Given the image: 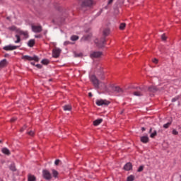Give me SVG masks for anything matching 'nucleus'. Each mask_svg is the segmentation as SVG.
Returning a JSON list of instances; mask_svg holds the SVG:
<instances>
[{
  "label": "nucleus",
  "mask_w": 181,
  "mask_h": 181,
  "mask_svg": "<svg viewBox=\"0 0 181 181\" xmlns=\"http://www.w3.org/2000/svg\"><path fill=\"white\" fill-rule=\"evenodd\" d=\"M145 130H146L145 127H142V128H141V131L144 132V131H145Z\"/></svg>",
  "instance_id": "nucleus-51"
},
{
  "label": "nucleus",
  "mask_w": 181,
  "mask_h": 181,
  "mask_svg": "<svg viewBox=\"0 0 181 181\" xmlns=\"http://www.w3.org/2000/svg\"><path fill=\"white\" fill-rule=\"evenodd\" d=\"M8 30H11V32H16L17 33H18V30H19V29H18V28H16V26H15V25L8 27Z\"/></svg>",
  "instance_id": "nucleus-19"
},
{
  "label": "nucleus",
  "mask_w": 181,
  "mask_h": 181,
  "mask_svg": "<svg viewBox=\"0 0 181 181\" xmlns=\"http://www.w3.org/2000/svg\"><path fill=\"white\" fill-rule=\"evenodd\" d=\"M19 46L16 45H7L4 47V50H6V52L11 51V50H16V49H18Z\"/></svg>",
  "instance_id": "nucleus-11"
},
{
  "label": "nucleus",
  "mask_w": 181,
  "mask_h": 181,
  "mask_svg": "<svg viewBox=\"0 0 181 181\" xmlns=\"http://www.w3.org/2000/svg\"><path fill=\"white\" fill-rule=\"evenodd\" d=\"M161 39L162 40H166V39H168V37H166V35L165 34L161 35Z\"/></svg>",
  "instance_id": "nucleus-38"
},
{
  "label": "nucleus",
  "mask_w": 181,
  "mask_h": 181,
  "mask_svg": "<svg viewBox=\"0 0 181 181\" xmlns=\"http://www.w3.org/2000/svg\"><path fill=\"white\" fill-rule=\"evenodd\" d=\"M35 41L33 39H31L28 42V46L29 47H33L35 46Z\"/></svg>",
  "instance_id": "nucleus-20"
},
{
  "label": "nucleus",
  "mask_w": 181,
  "mask_h": 181,
  "mask_svg": "<svg viewBox=\"0 0 181 181\" xmlns=\"http://www.w3.org/2000/svg\"><path fill=\"white\" fill-rule=\"evenodd\" d=\"M103 88H105V87H107V85H105V83H103Z\"/></svg>",
  "instance_id": "nucleus-49"
},
{
  "label": "nucleus",
  "mask_w": 181,
  "mask_h": 181,
  "mask_svg": "<svg viewBox=\"0 0 181 181\" xmlns=\"http://www.w3.org/2000/svg\"><path fill=\"white\" fill-rule=\"evenodd\" d=\"M126 26H127V24L125 23H120L119 28L120 29V30H124Z\"/></svg>",
  "instance_id": "nucleus-26"
},
{
  "label": "nucleus",
  "mask_w": 181,
  "mask_h": 181,
  "mask_svg": "<svg viewBox=\"0 0 181 181\" xmlns=\"http://www.w3.org/2000/svg\"><path fill=\"white\" fill-rule=\"evenodd\" d=\"M101 122H103V119H98L93 121V125L95 127H97V126L100 125V124H101Z\"/></svg>",
  "instance_id": "nucleus-21"
},
{
  "label": "nucleus",
  "mask_w": 181,
  "mask_h": 181,
  "mask_svg": "<svg viewBox=\"0 0 181 181\" xmlns=\"http://www.w3.org/2000/svg\"><path fill=\"white\" fill-rule=\"evenodd\" d=\"M151 132H152V128L150 129L149 134H151Z\"/></svg>",
  "instance_id": "nucleus-52"
},
{
  "label": "nucleus",
  "mask_w": 181,
  "mask_h": 181,
  "mask_svg": "<svg viewBox=\"0 0 181 181\" xmlns=\"http://www.w3.org/2000/svg\"><path fill=\"white\" fill-rule=\"evenodd\" d=\"M8 66V62L6 59H3L0 62V69H4V67H6Z\"/></svg>",
  "instance_id": "nucleus-15"
},
{
  "label": "nucleus",
  "mask_w": 181,
  "mask_h": 181,
  "mask_svg": "<svg viewBox=\"0 0 181 181\" xmlns=\"http://www.w3.org/2000/svg\"><path fill=\"white\" fill-rule=\"evenodd\" d=\"M31 28L33 32H34L35 33H40V32L43 30V28L42 27V25H32Z\"/></svg>",
  "instance_id": "nucleus-7"
},
{
  "label": "nucleus",
  "mask_w": 181,
  "mask_h": 181,
  "mask_svg": "<svg viewBox=\"0 0 181 181\" xmlns=\"http://www.w3.org/2000/svg\"><path fill=\"white\" fill-rule=\"evenodd\" d=\"M16 117H13L11 119V122H15V121H16Z\"/></svg>",
  "instance_id": "nucleus-44"
},
{
  "label": "nucleus",
  "mask_w": 181,
  "mask_h": 181,
  "mask_svg": "<svg viewBox=\"0 0 181 181\" xmlns=\"http://www.w3.org/2000/svg\"><path fill=\"white\" fill-rule=\"evenodd\" d=\"M147 91H148V93H156V91H158V89L156 86H150L148 88Z\"/></svg>",
  "instance_id": "nucleus-16"
},
{
  "label": "nucleus",
  "mask_w": 181,
  "mask_h": 181,
  "mask_svg": "<svg viewBox=\"0 0 181 181\" xmlns=\"http://www.w3.org/2000/svg\"><path fill=\"white\" fill-rule=\"evenodd\" d=\"M170 125H172V122H168L167 124H163V128L168 129Z\"/></svg>",
  "instance_id": "nucleus-32"
},
{
  "label": "nucleus",
  "mask_w": 181,
  "mask_h": 181,
  "mask_svg": "<svg viewBox=\"0 0 181 181\" xmlns=\"http://www.w3.org/2000/svg\"><path fill=\"white\" fill-rule=\"evenodd\" d=\"M71 40H72V42H76V40H78V36H77V35H72L71 37Z\"/></svg>",
  "instance_id": "nucleus-29"
},
{
  "label": "nucleus",
  "mask_w": 181,
  "mask_h": 181,
  "mask_svg": "<svg viewBox=\"0 0 181 181\" xmlns=\"http://www.w3.org/2000/svg\"><path fill=\"white\" fill-rule=\"evenodd\" d=\"M103 35L104 36H108L110 35V29L107 28L103 30Z\"/></svg>",
  "instance_id": "nucleus-28"
},
{
  "label": "nucleus",
  "mask_w": 181,
  "mask_h": 181,
  "mask_svg": "<svg viewBox=\"0 0 181 181\" xmlns=\"http://www.w3.org/2000/svg\"><path fill=\"white\" fill-rule=\"evenodd\" d=\"M179 132L176 129L173 130V135H178Z\"/></svg>",
  "instance_id": "nucleus-39"
},
{
  "label": "nucleus",
  "mask_w": 181,
  "mask_h": 181,
  "mask_svg": "<svg viewBox=\"0 0 181 181\" xmlns=\"http://www.w3.org/2000/svg\"><path fill=\"white\" fill-rule=\"evenodd\" d=\"M144 170V165H140L137 170V172H142Z\"/></svg>",
  "instance_id": "nucleus-34"
},
{
  "label": "nucleus",
  "mask_w": 181,
  "mask_h": 181,
  "mask_svg": "<svg viewBox=\"0 0 181 181\" xmlns=\"http://www.w3.org/2000/svg\"><path fill=\"white\" fill-rule=\"evenodd\" d=\"M140 141L143 144H148L149 142V137L148 136H143L140 138Z\"/></svg>",
  "instance_id": "nucleus-13"
},
{
  "label": "nucleus",
  "mask_w": 181,
  "mask_h": 181,
  "mask_svg": "<svg viewBox=\"0 0 181 181\" xmlns=\"http://www.w3.org/2000/svg\"><path fill=\"white\" fill-rule=\"evenodd\" d=\"M156 135H158V132H156V130H154L153 132L151 134L150 137L155 138Z\"/></svg>",
  "instance_id": "nucleus-31"
},
{
  "label": "nucleus",
  "mask_w": 181,
  "mask_h": 181,
  "mask_svg": "<svg viewBox=\"0 0 181 181\" xmlns=\"http://www.w3.org/2000/svg\"><path fill=\"white\" fill-rule=\"evenodd\" d=\"M35 66H37V69H42V67H43V66H42V64H36Z\"/></svg>",
  "instance_id": "nucleus-41"
},
{
  "label": "nucleus",
  "mask_w": 181,
  "mask_h": 181,
  "mask_svg": "<svg viewBox=\"0 0 181 181\" xmlns=\"http://www.w3.org/2000/svg\"><path fill=\"white\" fill-rule=\"evenodd\" d=\"M60 53H62V49H60V48L55 47L52 50V57L57 59L60 57Z\"/></svg>",
  "instance_id": "nucleus-5"
},
{
  "label": "nucleus",
  "mask_w": 181,
  "mask_h": 181,
  "mask_svg": "<svg viewBox=\"0 0 181 181\" xmlns=\"http://www.w3.org/2000/svg\"><path fill=\"white\" fill-rule=\"evenodd\" d=\"M28 134L30 135V136H33L35 135V132L33 131L28 132Z\"/></svg>",
  "instance_id": "nucleus-37"
},
{
  "label": "nucleus",
  "mask_w": 181,
  "mask_h": 181,
  "mask_svg": "<svg viewBox=\"0 0 181 181\" xmlns=\"http://www.w3.org/2000/svg\"><path fill=\"white\" fill-rule=\"evenodd\" d=\"M2 143V141L1 140H0V144H1Z\"/></svg>",
  "instance_id": "nucleus-53"
},
{
  "label": "nucleus",
  "mask_w": 181,
  "mask_h": 181,
  "mask_svg": "<svg viewBox=\"0 0 181 181\" xmlns=\"http://www.w3.org/2000/svg\"><path fill=\"white\" fill-rule=\"evenodd\" d=\"M113 91L118 93L119 94H122V93H124V90H122V88H119V86L114 87Z\"/></svg>",
  "instance_id": "nucleus-14"
},
{
  "label": "nucleus",
  "mask_w": 181,
  "mask_h": 181,
  "mask_svg": "<svg viewBox=\"0 0 181 181\" xmlns=\"http://www.w3.org/2000/svg\"><path fill=\"white\" fill-rule=\"evenodd\" d=\"M64 111H71V105H66L63 107Z\"/></svg>",
  "instance_id": "nucleus-24"
},
{
  "label": "nucleus",
  "mask_w": 181,
  "mask_h": 181,
  "mask_svg": "<svg viewBox=\"0 0 181 181\" xmlns=\"http://www.w3.org/2000/svg\"><path fill=\"white\" fill-rule=\"evenodd\" d=\"M42 177H44L45 180H52V174L50 173V171L48 170H43Z\"/></svg>",
  "instance_id": "nucleus-4"
},
{
  "label": "nucleus",
  "mask_w": 181,
  "mask_h": 181,
  "mask_svg": "<svg viewBox=\"0 0 181 181\" xmlns=\"http://www.w3.org/2000/svg\"><path fill=\"white\" fill-rule=\"evenodd\" d=\"M41 63L42 64H45V66H47V64H49V63H50V62L49 61V59H45L42 60Z\"/></svg>",
  "instance_id": "nucleus-27"
},
{
  "label": "nucleus",
  "mask_w": 181,
  "mask_h": 181,
  "mask_svg": "<svg viewBox=\"0 0 181 181\" xmlns=\"http://www.w3.org/2000/svg\"><path fill=\"white\" fill-rule=\"evenodd\" d=\"M93 4H94V1L93 0H79V5L82 6V8H84L86 6H92Z\"/></svg>",
  "instance_id": "nucleus-3"
},
{
  "label": "nucleus",
  "mask_w": 181,
  "mask_h": 181,
  "mask_svg": "<svg viewBox=\"0 0 181 181\" xmlns=\"http://www.w3.org/2000/svg\"><path fill=\"white\" fill-rule=\"evenodd\" d=\"M89 97H93V94L91 93H88Z\"/></svg>",
  "instance_id": "nucleus-48"
},
{
  "label": "nucleus",
  "mask_w": 181,
  "mask_h": 181,
  "mask_svg": "<svg viewBox=\"0 0 181 181\" xmlns=\"http://www.w3.org/2000/svg\"><path fill=\"white\" fill-rule=\"evenodd\" d=\"M52 172L53 177H54L55 179H57V177H59V172H57V170L54 169H52Z\"/></svg>",
  "instance_id": "nucleus-22"
},
{
  "label": "nucleus",
  "mask_w": 181,
  "mask_h": 181,
  "mask_svg": "<svg viewBox=\"0 0 181 181\" xmlns=\"http://www.w3.org/2000/svg\"><path fill=\"white\" fill-rule=\"evenodd\" d=\"M158 59H156V58H154L153 59V63H155V64H158Z\"/></svg>",
  "instance_id": "nucleus-42"
},
{
  "label": "nucleus",
  "mask_w": 181,
  "mask_h": 181,
  "mask_svg": "<svg viewBox=\"0 0 181 181\" xmlns=\"http://www.w3.org/2000/svg\"><path fill=\"white\" fill-rule=\"evenodd\" d=\"M16 40L15 41V43H19L21 42V36L19 35H16Z\"/></svg>",
  "instance_id": "nucleus-33"
},
{
  "label": "nucleus",
  "mask_w": 181,
  "mask_h": 181,
  "mask_svg": "<svg viewBox=\"0 0 181 181\" xmlns=\"http://www.w3.org/2000/svg\"><path fill=\"white\" fill-rule=\"evenodd\" d=\"M35 37H36L37 39H40V37H42V35H40V34L36 35H35Z\"/></svg>",
  "instance_id": "nucleus-43"
},
{
  "label": "nucleus",
  "mask_w": 181,
  "mask_h": 181,
  "mask_svg": "<svg viewBox=\"0 0 181 181\" xmlns=\"http://www.w3.org/2000/svg\"><path fill=\"white\" fill-rule=\"evenodd\" d=\"M176 98H173V100H172V101H173V103H175V101H176Z\"/></svg>",
  "instance_id": "nucleus-50"
},
{
  "label": "nucleus",
  "mask_w": 181,
  "mask_h": 181,
  "mask_svg": "<svg viewBox=\"0 0 181 181\" xmlns=\"http://www.w3.org/2000/svg\"><path fill=\"white\" fill-rule=\"evenodd\" d=\"M109 104H110V101L107 100L100 99L96 100V105H98V107L103 106V105L107 106Z\"/></svg>",
  "instance_id": "nucleus-6"
},
{
  "label": "nucleus",
  "mask_w": 181,
  "mask_h": 181,
  "mask_svg": "<svg viewBox=\"0 0 181 181\" xmlns=\"http://www.w3.org/2000/svg\"><path fill=\"white\" fill-rule=\"evenodd\" d=\"M105 76L104 75V73L101 74V76H100V80H105Z\"/></svg>",
  "instance_id": "nucleus-36"
},
{
  "label": "nucleus",
  "mask_w": 181,
  "mask_h": 181,
  "mask_svg": "<svg viewBox=\"0 0 181 181\" xmlns=\"http://www.w3.org/2000/svg\"><path fill=\"white\" fill-rule=\"evenodd\" d=\"M112 2H114V0H109L108 4H109V5L111 4Z\"/></svg>",
  "instance_id": "nucleus-46"
},
{
  "label": "nucleus",
  "mask_w": 181,
  "mask_h": 181,
  "mask_svg": "<svg viewBox=\"0 0 181 181\" xmlns=\"http://www.w3.org/2000/svg\"><path fill=\"white\" fill-rule=\"evenodd\" d=\"M135 180V176L131 175L130 176L127 177V181H134Z\"/></svg>",
  "instance_id": "nucleus-30"
},
{
  "label": "nucleus",
  "mask_w": 181,
  "mask_h": 181,
  "mask_svg": "<svg viewBox=\"0 0 181 181\" xmlns=\"http://www.w3.org/2000/svg\"><path fill=\"white\" fill-rule=\"evenodd\" d=\"M91 34L87 35H84L82 37V40H83V42H86L87 40H90L91 39Z\"/></svg>",
  "instance_id": "nucleus-23"
},
{
  "label": "nucleus",
  "mask_w": 181,
  "mask_h": 181,
  "mask_svg": "<svg viewBox=\"0 0 181 181\" xmlns=\"http://www.w3.org/2000/svg\"><path fill=\"white\" fill-rule=\"evenodd\" d=\"M25 129H26V126H24V127L21 129V132H23V131H25Z\"/></svg>",
  "instance_id": "nucleus-45"
},
{
  "label": "nucleus",
  "mask_w": 181,
  "mask_h": 181,
  "mask_svg": "<svg viewBox=\"0 0 181 181\" xmlns=\"http://www.w3.org/2000/svg\"><path fill=\"white\" fill-rule=\"evenodd\" d=\"M22 59L24 60L25 62L28 61V62H32L34 61L36 63H39V60H40V59H39V57L34 55L33 57H30L29 55H24L22 57Z\"/></svg>",
  "instance_id": "nucleus-1"
},
{
  "label": "nucleus",
  "mask_w": 181,
  "mask_h": 181,
  "mask_svg": "<svg viewBox=\"0 0 181 181\" xmlns=\"http://www.w3.org/2000/svg\"><path fill=\"white\" fill-rule=\"evenodd\" d=\"M28 181H36V177L30 174L28 175Z\"/></svg>",
  "instance_id": "nucleus-25"
},
{
  "label": "nucleus",
  "mask_w": 181,
  "mask_h": 181,
  "mask_svg": "<svg viewBox=\"0 0 181 181\" xmlns=\"http://www.w3.org/2000/svg\"><path fill=\"white\" fill-rule=\"evenodd\" d=\"M10 169L11 170H12L13 172H15L16 170V168H15V165H11L10 166Z\"/></svg>",
  "instance_id": "nucleus-35"
},
{
  "label": "nucleus",
  "mask_w": 181,
  "mask_h": 181,
  "mask_svg": "<svg viewBox=\"0 0 181 181\" xmlns=\"http://www.w3.org/2000/svg\"><path fill=\"white\" fill-rule=\"evenodd\" d=\"M145 93V90L139 88V89H137V90L134 91L133 93L134 95H136V97H141L142 95H144V93Z\"/></svg>",
  "instance_id": "nucleus-9"
},
{
  "label": "nucleus",
  "mask_w": 181,
  "mask_h": 181,
  "mask_svg": "<svg viewBox=\"0 0 181 181\" xmlns=\"http://www.w3.org/2000/svg\"><path fill=\"white\" fill-rule=\"evenodd\" d=\"M59 163H60V160L57 159L54 162V165H56V166H59Z\"/></svg>",
  "instance_id": "nucleus-40"
},
{
  "label": "nucleus",
  "mask_w": 181,
  "mask_h": 181,
  "mask_svg": "<svg viewBox=\"0 0 181 181\" xmlns=\"http://www.w3.org/2000/svg\"><path fill=\"white\" fill-rule=\"evenodd\" d=\"M124 170H131V169H132V163H126L125 165L124 166Z\"/></svg>",
  "instance_id": "nucleus-17"
},
{
  "label": "nucleus",
  "mask_w": 181,
  "mask_h": 181,
  "mask_svg": "<svg viewBox=\"0 0 181 181\" xmlns=\"http://www.w3.org/2000/svg\"><path fill=\"white\" fill-rule=\"evenodd\" d=\"M95 43L98 45V47H103L105 43V37H102L100 41L98 39L95 40Z\"/></svg>",
  "instance_id": "nucleus-8"
},
{
  "label": "nucleus",
  "mask_w": 181,
  "mask_h": 181,
  "mask_svg": "<svg viewBox=\"0 0 181 181\" xmlns=\"http://www.w3.org/2000/svg\"><path fill=\"white\" fill-rule=\"evenodd\" d=\"M30 64H31L32 66H36V64H35V62H30Z\"/></svg>",
  "instance_id": "nucleus-47"
},
{
  "label": "nucleus",
  "mask_w": 181,
  "mask_h": 181,
  "mask_svg": "<svg viewBox=\"0 0 181 181\" xmlns=\"http://www.w3.org/2000/svg\"><path fill=\"white\" fill-rule=\"evenodd\" d=\"M101 56H103V52H93L90 54L92 59H98V57H101Z\"/></svg>",
  "instance_id": "nucleus-12"
},
{
  "label": "nucleus",
  "mask_w": 181,
  "mask_h": 181,
  "mask_svg": "<svg viewBox=\"0 0 181 181\" xmlns=\"http://www.w3.org/2000/svg\"><path fill=\"white\" fill-rule=\"evenodd\" d=\"M1 152L3 153H4V155H7V156H9L11 155V151H9V149H8L7 148H3L1 149Z\"/></svg>",
  "instance_id": "nucleus-18"
},
{
  "label": "nucleus",
  "mask_w": 181,
  "mask_h": 181,
  "mask_svg": "<svg viewBox=\"0 0 181 181\" xmlns=\"http://www.w3.org/2000/svg\"><path fill=\"white\" fill-rule=\"evenodd\" d=\"M90 80L92 84L94 86L95 88H100V81L98 80V78H97V76H95V75H91L90 77Z\"/></svg>",
  "instance_id": "nucleus-2"
},
{
  "label": "nucleus",
  "mask_w": 181,
  "mask_h": 181,
  "mask_svg": "<svg viewBox=\"0 0 181 181\" xmlns=\"http://www.w3.org/2000/svg\"><path fill=\"white\" fill-rule=\"evenodd\" d=\"M17 33H18V35L21 36H23L25 39H28V37H29V33H28V31H23L21 29H18L17 30Z\"/></svg>",
  "instance_id": "nucleus-10"
}]
</instances>
